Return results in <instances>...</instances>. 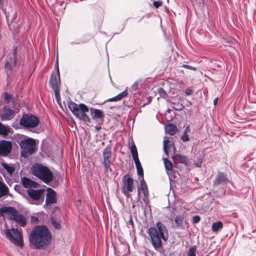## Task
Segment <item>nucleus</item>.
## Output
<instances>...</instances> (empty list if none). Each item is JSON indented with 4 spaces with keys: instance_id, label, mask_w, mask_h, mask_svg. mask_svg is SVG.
Returning <instances> with one entry per match:
<instances>
[{
    "instance_id": "47",
    "label": "nucleus",
    "mask_w": 256,
    "mask_h": 256,
    "mask_svg": "<svg viewBox=\"0 0 256 256\" xmlns=\"http://www.w3.org/2000/svg\"><path fill=\"white\" fill-rule=\"evenodd\" d=\"M128 223H129L130 224H131L132 225V226H133L134 223H133V221H132V217H130V220H129V222H128Z\"/></svg>"
},
{
    "instance_id": "19",
    "label": "nucleus",
    "mask_w": 256,
    "mask_h": 256,
    "mask_svg": "<svg viewBox=\"0 0 256 256\" xmlns=\"http://www.w3.org/2000/svg\"><path fill=\"white\" fill-rule=\"evenodd\" d=\"M165 130L168 134L173 136L176 132L178 128L176 125L172 124H168L166 126Z\"/></svg>"
},
{
    "instance_id": "49",
    "label": "nucleus",
    "mask_w": 256,
    "mask_h": 256,
    "mask_svg": "<svg viewBox=\"0 0 256 256\" xmlns=\"http://www.w3.org/2000/svg\"><path fill=\"white\" fill-rule=\"evenodd\" d=\"M186 94L188 95L192 94V90H186Z\"/></svg>"
},
{
    "instance_id": "45",
    "label": "nucleus",
    "mask_w": 256,
    "mask_h": 256,
    "mask_svg": "<svg viewBox=\"0 0 256 256\" xmlns=\"http://www.w3.org/2000/svg\"><path fill=\"white\" fill-rule=\"evenodd\" d=\"M140 185H141V187H142V186H146V182H145V181L144 180V179L141 180V181H140Z\"/></svg>"
},
{
    "instance_id": "16",
    "label": "nucleus",
    "mask_w": 256,
    "mask_h": 256,
    "mask_svg": "<svg viewBox=\"0 0 256 256\" xmlns=\"http://www.w3.org/2000/svg\"><path fill=\"white\" fill-rule=\"evenodd\" d=\"M14 111L10 108H5L0 116L2 120H12L14 116Z\"/></svg>"
},
{
    "instance_id": "24",
    "label": "nucleus",
    "mask_w": 256,
    "mask_h": 256,
    "mask_svg": "<svg viewBox=\"0 0 256 256\" xmlns=\"http://www.w3.org/2000/svg\"><path fill=\"white\" fill-rule=\"evenodd\" d=\"M110 160H104L103 164L106 169V174L107 176L112 171L110 167Z\"/></svg>"
},
{
    "instance_id": "38",
    "label": "nucleus",
    "mask_w": 256,
    "mask_h": 256,
    "mask_svg": "<svg viewBox=\"0 0 256 256\" xmlns=\"http://www.w3.org/2000/svg\"><path fill=\"white\" fill-rule=\"evenodd\" d=\"M162 4V0L154 1L153 2V6L156 8H159Z\"/></svg>"
},
{
    "instance_id": "31",
    "label": "nucleus",
    "mask_w": 256,
    "mask_h": 256,
    "mask_svg": "<svg viewBox=\"0 0 256 256\" xmlns=\"http://www.w3.org/2000/svg\"><path fill=\"white\" fill-rule=\"evenodd\" d=\"M50 220L52 225L56 229L60 230V223L54 218L52 217Z\"/></svg>"
},
{
    "instance_id": "27",
    "label": "nucleus",
    "mask_w": 256,
    "mask_h": 256,
    "mask_svg": "<svg viewBox=\"0 0 256 256\" xmlns=\"http://www.w3.org/2000/svg\"><path fill=\"white\" fill-rule=\"evenodd\" d=\"M164 162L166 170H172L173 166L172 163L166 158H164Z\"/></svg>"
},
{
    "instance_id": "28",
    "label": "nucleus",
    "mask_w": 256,
    "mask_h": 256,
    "mask_svg": "<svg viewBox=\"0 0 256 256\" xmlns=\"http://www.w3.org/2000/svg\"><path fill=\"white\" fill-rule=\"evenodd\" d=\"M94 116H92L93 118H98L102 120L104 118V115L101 110L95 109L94 111Z\"/></svg>"
},
{
    "instance_id": "11",
    "label": "nucleus",
    "mask_w": 256,
    "mask_h": 256,
    "mask_svg": "<svg viewBox=\"0 0 256 256\" xmlns=\"http://www.w3.org/2000/svg\"><path fill=\"white\" fill-rule=\"evenodd\" d=\"M122 192L126 196H128L129 193L134 190V180L128 174H126L122 180Z\"/></svg>"
},
{
    "instance_id": "29",
    "label": "nucleus",
    "mask_w": 256,
    "mask_h": 256,
    "mask_svg": "<svg viewBox=\"0 0 256 256\" xmlns=\"http://www.w3.org/2000/svg\"><path fill=\"white\" fill-rule=\"evenodd\" d=\"M2 165L3 168L6 170V171L10 174H12L15 169L14 167L9 166L8 164L5 162H2Z\"/></svg>"
},
{
    "instance_id": "13",
    "label": "nucleus",
    "mask_w": 256,
    "mask_h": 256,
    "mask_svg": "<svg viewBox=\"0 0 256 256\" xmlns=\"http://www.w3.org/2000/svg\"><path fill=\"white\" fill-rule=\"evenodd\" d=\"M57 202L56 192L52 188H47V193L46 197V205L56 203Z\"/></svg>"
},
{
    "instance_id": "17",
    "label": "nucleus",
    "mask_w": 256,
    "mask_h": 256,
    "mask_svg": "<svg viewBox=\"0 0 256 256\" xmlns=\"http://www.w3.org/2000/svg\"><path fill=\"white\" fill-rule=\"evenodd\" d=\"M172 159L175 164H182L186 166L188 164V160L186 157L184 156L176 154L172 156Z\"/></svg>"
},
{
    "instance_id": "18",
    "label": "nucleus",
    "mask_w": 256,
    "mask_h": 256,
    "mask_svg": "<svg viewBox=\"0 0 256 256\" xmlns=\"http://www.w3.org/2000/svg\"><path fill=\"white\" fill-rule=\"evenodd\" d=\"M164 153L166 154H168V151L172 150L174 152H175L176 148L172 142L168 139L164 140Z\"/></svg>"
},
{
    "instance_id": "2",
    "label": "nucleus",
    "mask_w": 256,
    "mask_h": 256,
    "mask_svg": "<svg viewBox=\"0 0 256 256\" xmlns=\"http://www.w3.org/2000/svg\"><path fill=\"white\" fill-rule=\"evenodd\" d=\"M152 244L156 250L162 247V239L166 241L168 238V232L166 226L162 222H158L156 228L150 227L148 229Z\"/></svg>"
},
{
    "instance_id": "36",
    "label": "nucleus",
    "mask_w": 256,
    "mask_h": 256,
    "mask_svg": "<svg viewBox=\"0 0 256 256\" xmlns=\"http://www.w3.org/2000/svg\"><path fill=\"white\" fill-rule=\"evenodd\" d=\"M4 68L6 70L7 72L8 71H11L12 70V66L11 64H10L8 61L6 62L4 64Z\"/></svg>"
},
{
    "instance_id": "14",
    "label": "nucleus",
    "mask_w": 256,
    "mask_h": 256,
    "mask_svg": "<svg viewBox=\"0 0 256 256\" xmlns=\"http://www.w3.org/2000/svg\"><path fill=\"white\" fill-rule=\"evenodd\" d=\"M228 182L226 176L223 172H218L214 181V186H217L220 184H226Z\"/></svg>"
},
{
    "instance_id": "26",
    "label": "nucleus",
    "mask_w": 256,
    "mask_h": 256,
    "mask_svg": "<svg viewBox=\"0 0 256 256\" xmlns=\"http://www.w3.org/2000/svg\"><path fill=\"white\" fill-rule=\"evenodd\" d=\"M10 132L8 128L6 127L0 122V134L6 136Z\"/></svg>"
},
{
    "instance_id": "42",
    "label": "nucleus",
    "mask_w": 256,
    "mask_h": 256,
    "mask_svg": "<svg viewBox=\"0 0 256 256\" xmlns=\"http://www.w3.org/2000/svg\"><path fill=\"white\" fill-rule=\"evenodd\" d=\"M182 67L186 68L188 69V70H196V68H194V67H192V66H190V65L183 64L182 66Z\"/></svg>"
},
{
    "instance_id": "39",
    "label": "nucleus",
    "mask_w": 256,
    "mask_h": 256,
    "mask_svg": "<svg viewBox=\"0 0 256 256\" xmlns=\"http://www.w3.org/2000/svg\"><path fill=\"white\" fill-rule=\"evenodd\" d=\"M181 139L184 142H188L190 140L188 134L184 132L181 136Z\"/></svg>"
},
{
    "instance_id": "37",
    "label": "nucleus",
    "mask_w": 256,
    "mask_h": 256,
    "mask_svg": "<svg viewBox=\"0 0 256 256\" xmlns=\"http://www.w3.org/2000/svg\"><path fill=\"white\" fill-rule=\"evenodd\" d=\"M136 170H137L138 174L140 176L143 177L144 176V172H143V169H142V165L140 166H136Z\"/></svg>"
},
{
    "instance_id": "9",
    "label": "nucleus",
    "mask_w": 256,
    "mask_h": 256,
    "mask_svg": "<svg viewBox=\"0 0 256 256\" xmlns=\"http://www.w3.org/2000/svg\"><path fill=\"white\" fill-rule=\"evenodd\" d=\"M40 123L39 118L32 114H24L20 118V126L26 128H34Z\"/></svg>"
},
{
    "instance_id": "23",
    "label": "nucleus",
    "mask_w": 256,
    "mask_h": 256,
    "mask_svg": "<svg viewBox=\"0 0 256 256\" xmlns=\"http://www.w3.org/2000/svg\"><path fill=\"white\" fill-rule=\"evenodd\" d=\"M223 227V224L222 222L218 221L212 224V230L214 232H217Z\"/></svg>"
},
{
    "instance_id": "8",
    "label": "nucleus",
    "mask_w": 256,
    "mask_h": 256,
    "mask_svg": "<svg viewBox=\"0 0 256 256\" xmlns=\"http://www.w3.org/2000/svg\"><path fill=\"white\" fill-rule=\"evenodd\" d=\"M56 74L52 72L51 74L50 79V84L51 88L54 90L55 95V98L58 102L60 100V71L58 66V62H56Z\"/></svg>"
},
{
    "instance_id": "12",
    "label": "nucleus",
    "mask_w": 256,
    "mask_h": 256,
    "mask_svg": "<svg viewBox=\"0 0 256 256\" xmlns=\"http://www.w3.org/2000/svg\"><path fill=\"white\" fill-rule=\"evenodd\" d=\"M12 144L10 142L1 140H0V157H6L11 152Z\"/></svg>"
},
{
    "instance_id": "20",
    "label": "nucleus",
    "mask_w": 256,
    "mask_h": 256,
    "mask_svg": "<svg viewBox=\"0 0 256 256\" xmlns=\"http://www.w3.org/2000/svg\"><path fill=\"white\" fill-rule=\"evenodd\" d=\"M128 92L126 90H125L123 91L121 93L118 94L117 96L108 99V100H106V102L118 101V100H120L122 99L123 98L126 97L128 96Z\"/></svg>"
},
{
    "instance_id": "7",
    "label": "nucleus",
    "mask_w": 256,
    "mask_h": 256,
    "mask_svg": "<svg viewBox=\"0 0 256 256\" xmlns=\"http://www.w3.org/2000/svg\"><path fill=\"white\" fill-rule=\"evenodd\" d=\"M6 237L15 246L22 248L24 246L21 232L14 228H8L5 231Z\"/></svg>"
},
{
    "instance_id": "5",
    "label": "nucleus",
    "mask_w": 256,
    "mask_h": 256,
    "mask_svg": "<svg viewBox=\"0 0 256 256\" xmlns=\"http://www.w3.org/2000/svg\"><path fill=\"white\" fill-rule=\"evenodd\" d=\"M33 174L46 184L51 182L54 178V174L46 166L36 164L32 168Z\"/></svg>"
},
{
    "instance_id": "46",
    "label": "nucleus",
    "mask_w": 256,
    "mask_h": 256,
    "mask_svg": "<svg viewBox=\"0 0 256 256\" xmlns=\"http://www.w3.org/2000/svg\"><path fill=\"white\" fill-rule=\"evenodd\" d=\"M218 98H216L214 100V104L216 106L217 103H218Z\"/></svg>"
},
{
    "instance_id": "43",
    "label": "nucleus",
    "mask_w": 256,
    "mask_h": 256,
    "mask_svg": "<svg viewBox=\"0 0 256 256\" xmlns=\"http://www.w3.org/2000/svg\"><path fill=\"white\" fill-rule=\"evenodd\" d=\"M31 220L33 222L38 223V218L37 217L32 216Z\"/></svg>"
},
{
    "instance_id": "51",
    "label": "nucleus",
    "mask_w": 256,
    "mask_h": 256,
    "mask_svg": "<svg viewBox=\"0 0 256 256\" xmlns=\"http://www.w3.org/2000/svg\"><path fill=\"white\" fill-rule=\"evenodd\" d=\"M2 0H0V2H1Z\"/></svg>"
},
{
    "instance_id": "34",
    "label": "nucleus",
    "mask_w": 256,
    "mask_h": 256,
    "mask_svg": "<svg viewBox=\"0 0 256 256\" xmlns=\"http://www.w3.org/2000/svg\"><path fill=\"white\" fill-rule=\"evenodd\" d=\"M4 98L7 104H8L10 100L12 98V96L6 92H4L3 94Z\"/></svg>"
},
{
    "instance_id": "41",
    "label": "nucleus",
    "mask_w": 256,
    "mask_h": 256,
    "mask_svg": "<svg viewBox=\"0 0 256 256\" xmlns=\"http://www.w3.org/2000/svg\"><path fill=\"white\" fill-rule=\"evenodd\" d=\"M133 159L134 161V162H135V164H136V166H141V164H140V162L139 160V159H138V157L137 156V157H136V158H133Z\"/></svg>"
},
{
    "instance_id": "50",
    "label": "nucleus",
    "mask_w": 256,
    "mask_h": 256,
    "mask_svg": "<svg viewBox=\"0 0 256 256\" xmlns=\"http://www.w3.org/2000/svg\"><path fill=\"white\" fill-rule=\"evenodd\" d=\"M95 128L96 130L98 131L101 129V127L100 126H96Z\"/></svg>"
},
{
    "instance_id": "3",
    "label": "nucleus",
    "mask_w": 256,
    "mask_h": 256,
    "mask_svg": "<svg viewBox=\"0 0 256 256\" xmlns=\"http://www.w3.org/2000/svg\"><path fill=\"white\" fill-rule=\"evenodd\" d=\"M4 213L8 214V218L9 220L15 221L21 226L24 227L26 226L27 223L26 218L14 207L8 206L0 208V216H2Z\"/></svg>"
},
{
    "instance_id": "40",
    "label": "nucleus",
    "mask_w": 256,
    "mask_h": 256,
    "mask_svg": "<svg viewBox=\"0 0 256 256\" xmlns=\"http://www.w3.org/2000/svg\"><path fill=\"white\" fill-rule=\"evenodd\" d=\"M200 220V218L198 216H195L192 218V222L194 224H197Z\"/></svg>"
},
{
    "instance_id": "44",
    "label": "nucleus",
    "mask_w": 256,
    "mask_h": 256,
    "mask_svg": "<svg viewBox=\"0 0 256 256\" xmlns=\"http://www.w3.org/2000/svg\"><path fill=\"white\" fill-rule=\"evenodd\" d=\"M190 132V127L189 126H188L184 132L188 134Z\"/></svg>"
},
{
    "instance_id": "22",
    "label": "nucleus",
    "mask_w": 256,
    "mask_h": 256,
    "mask_svg": "<svg viewBox=\"0 0 256 256\" xmlns=\"http://www.w3.org/2000/svg\"><path fill=\"white\" fill-rule=\"evenodd\" d=\"M8 188L6 184L0 182V198H2L8 194Z\"/></svg>"
},
{
    "instance_id": "32",
    "label": "nucleus",
    "mask_w": 256,
    "mask_h": 256,
    "mask_svg": "<svg viewBox=\"0 0 256 256\" xmlns=\"http://www.w3.org/2000/svg\"><path fill=\"white\" fill-rule=\"evenodd\" d=\"M130 150L132 153V158H136L138 156V153L136 149V147L134 144H132L130 148Z\"/></svg>"
},
{
    "instance_id": "4",
    "label": "nucleus",
    "mask_w": 256,
    "mask_h": 256,
    "mask_svg": "<svg viewBox=\"0 0 256 256\" xmlns=\"http://www.w3.org/2000/svg\"><path fill=\"white\" fill-rule=\"evenodd\" d=\"M68 108L77 118L88 123L91 122L90 117L86 114L89 110L88 108L84 104H78L73 102H70Z\"/></svg>"
},
{
    "instance_id": "21",
    "label": "nucleus",
    "mask_w": 256,
    "mask_h": 256,
    "mask_svg": "<svg viewBox=\"0 0 256 256\" xmlns=\"http://www.w3.org/2000/svg\"><path fill=\"white\" fill-rule=\"evenodd\" d=\"M103 159L111 160V148L110 146H106L103 150Z\"/></svg>"
},
{
    "instance_id": "10",
    "label": "nucleus",
    "mask_w": 256,
    "mask_h": 256,
    "mask_svg": "<svg viewBox=\"0 0 256 256\" xmlns=\"http://www.w3.org/2000/svg\"><path fill=\"white\" fill-rule=\"evenodd\" d=\"M44 189L34 190L30 188L26 192L30 198L36 204H40L44 200Z\"/></svg>"
},
{
    "instance_id": "6",
    "label": "nucleus",
    "mask_w": 256,
    "mask_h": 256,
    "mask_svg": "<svg viewBox=\"0 0 256 256\" xmlns=\"http://www.w3.org/2000/svg\"><path fill=\"white\" fill-rule=\"evenodd\" d=\"M21 149L20 156L24 158L34 154L36 150V144L35 140L28 138L18 142Z\"/></svg>"
},
{
    "instance_id": "33",
    "label": "nucleus",
    "mask_w": 256,
    "mask_h": 256,
    "mask_svg": "<svg viewBox=\"0 0 256 256\" xmlns=\"http://www.w3.org/2000/svg\"><path fill=\"white\" fill-rule=\"evenodd\" d=\"M13 56H14V66L16 67L18 60V56H17V48L14 47L13 50Z\"/></svg>"
},
{
    "instance_id": "35",
    "label": "nucleus",
    "mask_w": 256,
    "mask_h": 256,
    "mask_svg": "<svg viewBox=\"0 0 256 256\" xmlns=\"http://www.w3.org/2000/svg\"><path fill=\"white\" fill-rule=\"evenodd\" d=\"M141 190L142 192L143 195L145 198H147L148 196V190L147 186H142L141 187Z\"/></svg>"
},
{
    "instance_id": "25",
    "label": "nucleus",
    "mask_w": 256,
    "mask_h": 256,
    "mask_svg": "<svg viewBox=\"0 0 256 256\" xmlns=\"http://www.w3.org/2000/svg\"><path fill=\"white\" fill-rule=\"evenodd\" d=\"M184 218L183 216L178 215L176 216L174 219V222L176 224L177 227L183 226Z\"/></svg>"
},
{
    "instance_id": "15",
    "label": "nucleus",
    "mask_w": 256,
    "mask_h": 256,
    "mask_svg": "<svg viewBox=\"0 0 256 256\" xmlns=\"http://www.w3.org/2000/svg\"><path fill=\"white\" fill-rule=\"evenodd\" d=\"M21 182L23 186L28 190L32 188H36L38 186V184L26 177H23L21 179Z\"/></svg>"
},
{
    "instance_id": "1",
    "label": "nucleus",
    "mask_w": 256,
    "mask_h": 256,
    "mask_svg": "<svg viewBox=\"0 0 256 256\" xmlns=\"http://www.w3.org/2000/svg\"><path fill=\"white\" fill-rule=\"evenodd\" d=\"M51 233L46 226H36L30 232L29 242L34 249H44L51 242Z\"/></svg>"
},
{
    "instance_id": "48",
    "label": "nucleus",
    "mask_w": 256,
    "mask_h": 256,
    "mask_svg": "<svg viewBox=\"0 0 256 256\" xmlns=\"http://www.w3.org/2000/svg\"><path fill=\"white\" fill-rule=\"evenodd\" d=\"M138 82H135V83L134 84V85L132 86V88H135L136 86V87H137V86H138Z\"/></svg>"
},
{
    "instance_id": "30",
    "label": "nucleus",
    "mask_w": 256,
    "mask_h": 256,
    "mask_svg": "<svg viewBox=\"0 0 256 256\" xmlns=\"http://www.w3.org/2000/svg\"><path fill=\"white\" fill-rule=\"evenodd\" d=\"M196 246H192L188 249V256H196Z\"/></svg>"
}]
</instances>
